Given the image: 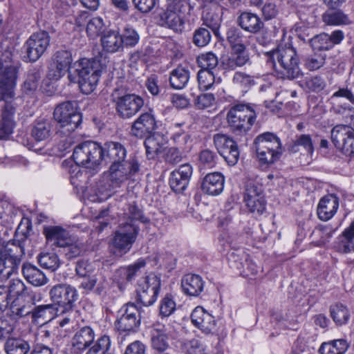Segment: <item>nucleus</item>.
<instances>
[{
	"label": "nucleus",
	"mask_w": 354,
	"mask_h": 354,
	"mask_svg": "<svg viewBox=\"0 0 354 354\" xmlns=\"http://www.w3.org/2000/svg\"><path fill=\"white\" fill-rule=\"evenodd\" d=\"M73 72L68 71L53 59L48 67L47 76L50 80H58L68 72L71 82L78 84L82 93L90 94L96 88L102 72L100 62L95 59L83 58L75 64Z\"/></svg>",
	"instance_id": "nucleus-1"
},
{
	"label": "nucleus",
	"mask_w": 354,
	"mask_h": 354,
	"mask_svg": "<svg viewBox=\"0 0 354 354\" xmlns=\"http://www.w3.org/2000/svg\"><path fill=\"white\" fill-rule=\"evenodd\" d=\"M149 221L134 202L129 204L112 239L115 250L114 253L120 256L127 254L137 239L140 231L139 223H147Z\"/></svg>",
	"instance_id": "nucleus-2"
},
{
	"label": "nucleus",
	"mask_w": 354,
	"mask_h": 354,
	"mask_svg": "<svg viewBox=\"0 0 354 354\" xmlns=\"http://www.w3.org/2000/svg\"><path fill=\"white\" fill-rule=\"evenodd\" d=\"M268 64L278 77L292 80L303 75L297 51L292 46H281L267 53Z\"/></svg>",
	"instance_id": "nucleus-3"
},
{
	"label": "nucleus",
	"mask_w": 354,
	"mask_h": 354,
	"mask_svg": "<svg viewBox=\"0 0 354 354\" xmlns=\"http://www.w3.org/2000/svg\"><path fill=\"white\" fill-rule=\"evenodd\" d=\"M24 249L6 236L0 230V279L6 280L16 273L21 263Z\"/></svg>",
	"instance_id": "nucleus-4"
},
{
	"label": "nucleus",
	"mask_w": 354,
	"mask_h": 354,
	"mask_svg": "<svg viewBox=\"0 0 354 354\" xmlns=\"http://www.w3.org/2000/svg\"><path fill=\"white\" fill-rule=\"evenodd\" d=\"M53 118L57 122V133L68 136L82 123V114L78 111L77 101H66L59 104L53 112Z\"/></svg>",
	"instance_id": "nucleus-5"
},
{
	"label": "nucleus",
	"mask_w": 354,
	"mask_h": 354,
	"mask_svg": "<svg viewBox=\"0 0 354 354\" xmlns=\"http://www.w3.org/2000/svg\"><path fill=\"white\" fill-rule=\"evenodd\" d=\"M257 118V113L250 105L236 104L227 114V122L230 130L235 134L242 135L250 130Z\"/></svg>",
	"instance_id": "nucleus-6"
},
{
	"label": "nucleus",
	"mask_w": 354,
	"mask_h": 354,
	"mask_svg": "<svg viewBox=\"0 0 354 354\" xmlns=\"http://www.w3.org/2000/svg\"><path fill=\"white\" fill-rule=\"evenodd\" d=\"M72 158L77 165L95 169L102 162L101 144L91 140L79 143L73 149Z\"/></svg>",
	"instance_id": "nucleus-7"
},
{
	"label": "nucleus",
	"mask_w": 354,
	"mask_h": 354,
	"mask_svg": "<svg viewBox=\"0 0 354 354\" xmlns=\"http://www.w3.org/2000/svg\"><path fill=\"white\" fill-rule=\"evenodd\" d=\"M50 300L55 306L61 308V313H72L78 299L76 288L67 283H58L53 286L50 291Z\"/></svg>",
	"instance_id": "nucleus-8"
},
{
	"label": "nucleus",
	"mask_w": 354,
	"mask_h": 354,
	"mask_svg": "<svg viewBox=\"0 0 354 354\" xmlns=\"http://www.w3.org/2000/svg\"><path fill=\"white\" fill-rule=\"evenodd\" d=\"M330 136L335 148L348 157V161L354 160V129L349 125L338 124L332 129Z\"/></svg>",
	"instance_id": "nucleus-9"
},
{
	"label": "nucleus",
	"mask_w": 354,
	"mask_h": 354,
	"mask_svg": "<svg viewBox=\"0 0 354 354\" xmlns=\"http://www.w3.org/2000/svg\"><path fill=\"white\" fill-rule=\"evenodd\" d=\"M50 37L48 32L40 30L34 32L25 42L23 49L29 62L37 61L50 46Z\"/></svg>",
	"instance_id": "nucleus-10"
},
{
	"label": "nucleus",
	"mask_w": 354,
	"mask_h": 354,
	"mask_svg": "<svg viewBox=\"0 0 354 354\" xmlns=\"http://www.w3.org/2000/svg\"><path fill=\"white\" fill-rule=\"evenodd\" d=\"M139 170L140 165L135 158L112 163L109 170L110 181L115 185L120 186L138 174Z\"/></svg>",
	"instance_id": "nucleus-11"
},
{
	"label": "nucleus",
	"mask_w": 354,
	"mask_h": 354,
	"mask_svg": "<svg viewBox=\"0 0 354 354\" xmlns=\"http://www.w3.org/2000/svg\"><path fill=\"white\" fill-rule=\"evenodd\" d=\"M214 144L219 154L230 166L235 165L239 158V149L236 142L228 136L216 133L213 138Z\"/></svg>",
	"instance_id": "nucleus-12"
},
{
	"label": "nucleus",
	"mask_w": 354,
	"mask_h": 354,
	"mask_svg": "<svg viewBox=\"0 0 354 354\" xmlns=\"http://www.w3.org/2000/svg\"><path fill=\"white\" fill-rule=\"evenodd\" d=\"M115 111L122 119L134 116L143 106L144 100L136 94H126L114 100Z\"/></svg>",
	"instance_id": "nucleus-13"
},
{
	"label": "nucleus",
	"mask_w": 354,
	"mask_h": 354,
	"mask_svg": "<svg viewBox=\"0 0 354 354\" xmlns=\"http://www.w3.org/2000/svg\"><path fill=\"white\" fill-rule=\"evenodd\" d=\"M121 315L115 322V327L120 332L134 333L140 324V315L134 304H127L120 310Z\"/></svg>",
	"instance_id": "nucleus-14"
},
{
	"label": "nucleus",
	"mask_w": 354,
	"mask_h": 354,
	"mask_svg": "<svg viewBox=\"0 0 354 354\" xmlns=\"http://www.w3.org/2000/svg\"><path fill=\"white\" fill-rule=\"evenodd\" d=\"M245 201L249 211L261 215L266 209V201L261 185L249 183L245 194Z\"/></svg>",
	"instance_id": "nucleus-15"
},
{
	"label": "nucleus",
	"mask_w": 354,
	"mask_h": 354,
	"mask_svg": "<svg viewBox=\"0 0 354 354\" xmlns=\"http://www.w3.org/2000/svg\"><path fill=\"white\" fill-rule=\"evenodd\" d=\"M157 128L156 120L152 111L142 113L132 124L131 134L138 138H143L151 134Z\"/></svg>",
	"instance_id": "nucleus-16"
},
{
	"label": "nucleus",
	"mask_w": 354,
	"mask_h": 354,
	"mask_svg": "<svg viewBox=\"0 0 354 354\" xmlns=\"http://www.w3.org/2000/svg\"><path fill=\"white\" fill-rule=\"evenodd\" d=\"M344 39V33L336 30L328 34L322 32L309 39V43L314 50H328L334 46L339 44Z\"/></svg>",
	"instance_id": "nucleus-17"
},
{
	"label": "nucleus",
	"mask_w": 354,
	"mask_h": 354,
	"mask_svg": "<svg viewBox=\"0 0 354 354\" xmlns=\"http://www.w3.org/2000/svg\"><path fill=\"white\" fill-rule=\"evenodd\" d=\"M102 147V160L105 163H114L124 160L127 156L125 147L118 142H106Z\"/></svg>",
	"instance_id": "nucleus-18"
},
{
	"label": "nucleus",
	"mask_w": 354,
	"mask_h": 354,
	"mask_svg": "<svg viewBox=\"0 0 354 354\" xmlns=\"http://www.w3.org/2000/svg\"><path fill=\"white\" fill-rule=\"evenodd\" d=\"M193 324L205 334H209L216 328L214 317L207 313L203 307L197 306L191 315Z\"/></svg>",
	"instance_id": "nucleus-19"
},
{
	"label": "nucleus",
	"mask_w": 354,
	"mask_h": 354,
	"mask_svg": "<svg viewBox=\"0 0 354 354\" xmlns=\"http://www.w3.org/2000/svg\"><path fill=\"white\" fill-rule=\"evenodd\" d=\"M147 261L145 259H138L136 261L127 266L120 267L115 272V279L120 285L131 282L145 268Z\"/></svg>",
	"instance_id": "nucleus-20"
},
{
	"label": "nucleus",
	"mask_w": 354,
	"mask_h": 354,
	"mask_svg": "<svg viewBox=\"0 0 354 354\" xmlns=\"http://www.w3.org/2000/svg\"><path fill=\"white\" fill-rule=\"evenodd\" d=\"M236 22L242 30L251 34L261 32L264 27V23L259 15L248 11L241 12Z\"/></svg>",
	"instance_id": "nucleus-21"
},
{
	"label": "nucleus",
	"mask_w": 354,
	"mask_h": 354,
	"mask_svg": "<svg viewBox=\"0 0 354 354\" xmlns=\"http://www.w3.org/2000/svg\"><path fill=\"white\" fill-rule=\"evenodd\" d=\"M19 66L13 60L11 51L6 50L0 55V80L16 81Z\"/></svg>",
	"instance_id": "nucleus-22"
},
{
	"label": "nucleus",
	"mask_w": 354,
	"mask_h": 354,
	"mask_svg": "<svg viewBox=\"0 0 354 354\" xmlns=\"http://www.w3.org/2000/svg\"><path fill=\"white\" fill-rule=\"evenodd\" d=\"M43 234L48 243L59 248H62L67 241H70V239L73 236L68 231L58 225L44 226Z\"/></svg>",
	"instance_id": "nucleus-23"
},
{
	"label": "nucleus",
	"mask_w": 354,
	"mask_h": 354,
	"mask_svg": "<svg viewBox=\"0 0 354 354\" xmlns=\"http://www.w3.org/2000/svg\"><path fill=\"white\" fill-rule=\"evenodd\" d=\"M224 182V176L221 173H209L204 177L201 188L206 194L217 196L223 192Z\"/></svg>",
	"instance_id": "nucleus-24"
},
{
	"label": "nucleus",
	"mask_w": 354,
	"mask_h": 354,
	"mask_svg": "<svg viewBox=\"0 0 354 354\" xmlns=\"http://www.w3.org/2000/svg\"><path fill=\"white\" fill-rule=\"evenodd\" d=\"M231 53L228 55L221 57V63L223 68L228 70H234L238 67H241L249 62V55L246 48L231 49Z\"/></svg>",
	"instance_id": "nucleus-25"
},
{
	"label": "nucleus",
	"mask_w": 354,
	"mask_h": 354,
	"mask_svg": "<svg viewBox=\"0 0 354 354\" xmlns=\"http://www.w3.org/2000/svg\"><path fill=\"white\" fill-rule=\"evenodd\" d=\"M339 207V199L333 194L323 197L317 207L318 217L322 221H328L336 213Z\"/></svg>",
	"instance_id": "nucleus-26"
},
{
	"label": "nucleus",
	"mask_w": 354,
	"mask_h": 354,
	"mask_svg": "<svg viewBox=\"0 0 354 354\" xmlns=\"http://www.w3.org/2000/svg\"><path fill=\"white\" fill-rule=\"evenodd\" d=\"M95 338V333L90 326H84L79 329L72 338V346L77 351H84L88 348Z\"/></svg>",
	"instance_id": "nucleus-27"
},
{
	"label": "nucleus",
	"mask_w": 354,
	"mask_h": 354,
	"mask_svg": "<svg viewBox=\"0 0 354 354\" xmlns=\"http://www.w3.org/2000/svg\"><path fill=\"white\" fill-rule=\"evenodd\" d=\"M158 23L161 26L178 32L183 30L184 21L181 15L167 8L158 15Z\"/></svg>",
	"instance_id": "nucleus-28"
},
{
	"label": "nucleus",
	"mask_w": 354,
	"mask_h": 354,
	"mask_svg": "<svg viewBox=\"0 0 354 354\" xmlns=\"http://www.w3.org/2000/svg\"><path fill=\"white\" fill-rule=\"evenodd\" d=\"M254 147H259L260 153H265V150L282 151L281 143L279 137L270 132H266L259 135L254 140ZM265 155V153H263Z\"/></svg>",
	"instance_id": "nucleus-29"
},
{
	"label": "nucleus",
	"mask_w": 354,
	"mask_h": 354,
	"mask_svg": "<svg viewBox=\"0 0 354 354\" xmlns=\"http://www.w3.org/2000/svg\"><path fill=\"white\" fill-rule=\"evenodd\" d=\"M335 248L342 254L354 252V221L338 237Z\"/></svg>",
	"instance_id": "nucleus-30"
},
{
	"label": "nucleus",
	"mask_w": 354,
	"mask_h": 354,
	"mask_svg": "<svg viewBox=\"0 0 354 354\" xmlns=\"http://www.w3.org/2000/svg\"><path fill=\"white\" fill-rule=\"evenodd\" d=\"M101 44L103 50L108 53H115L123 50L121 37L116 30H109L101 37Z\"/></svg>",
	"instance_id": "nucleus-31"
},
{
	"label": "nucleus",
	"mask_w": 354,
	"mask_h": 354,
	"mask_svg": "<svg viewBox=\"0 0 354 354\" xmlns=\"http://www.w3.org/2000/svg\"><path fill=\"white\" fill-rule=\"evenodd\" d=\"M22 274L26 280L35 286H41L47 283L48 279L37 267L29 263L22 266Z\"/></svg>",
	"instance_id": "nucleus-32"
},
{
	"label": "nucleus",
	"mask_w": 354,
	"mask_h": 354,
	"mask_svg": "<svg viewBox=\"0 0 354 354\" xmlns=\"http://www.w3.org/2000/svg\"><path fill=\"white\" fill-rule=\"evenodd\" d=\"M145 147L146 148L147 156L149 159L154 158L158 153H161L166 139L164 136L158 133H152L145 136Z\"/></svg>",
	"instance_id": "nucleus-33"
},
{
	"label": "nucleus",
	"mask_w": 354,
	"mask_h": 354,
	"mask_svg": "<svg viewBox=\"0 0 354 354\" xmlns=\"http://www.w3.org/2000/svg\"><path fill=\"white\" fill-rule=\"evenodd\" d=\"M184 292L190 296H198L203 290L202 278L197 274H186L181 281Z\"/></svg>",
	"instance_id": "nucleus-34"
},
{
	"label": "nucleus",
	"mask_w": 354,
	"mask_h": 354,
	"mask_svg": "<svg viewBox=\"0 0 354 354\" xmlns=\"http://www.w3.org/2000/svg\"><path fill=\"white\" fill-rule=\"evenodd\" d=\"M33 297L21 298L16 297L10 304V309L13 315L17 317H23L32 313L33 308Z\"/></svg>",
	"instance_id": "nucleus-35"
},
{
	"label": "nucleus",
	"mask_w": 354,
	"mask_h": 354,
	"mask_svg": "<svg viewBox=\"0 0 354 354\" xmlns=\"http://www.w3.org/2000/svg\"><path fill=\"white\" fill-rule=\"evenodd\" d=\"M3 349L6 354H27L30 350V345L20 337H12L6 339Z\"/></svg>",
	"instance_id": "nucleus-36"
},
{
	"label": "nucleus",
	"mask_w": 354,
	"mask_h": 354,
	"mask_svg": "<svg viewBox=\"0 0 354 354\" xmlns=\"http://www.w3.org/2000/svg\"><path fill=\"white\" fill-rule=\"evenodd\" d=\"M52 123L47 119L36 120L31 129V136L36 141H44L49 138L52 134Z\"/></svg>",
	"instance_id": "nucleus-37"
},
{
	"label": "nucleus",
	"mask_w": 354,
	"mask_h": 354,
	"mask_svg": "<svg viewBox=\"0 0 354 354\" xmlns=\"http://www.w3.org/2000/svg\"><path fill=\"white\" fill-rule=\"evenodd\" d=\"M189 77L190 72L188 67L179 65L170 73V85L175 89H182L188 83Z\"/></svg>",
	"instance_id": "nucleus-38"
},
{
	"label": "nucleus",
	"mask_w": 354,
	"mask_h": 354,
	"mask_svg": "<svg viewBox=\"0 0 354 354\" xmlns=\"http://www.w3.org/2000/svg\"><path fill=\"white\" fill-rule=\"evenodd\" d=\"M322 21L329 26L350 25L352 21L342 10L329 8L322 15Z\"/></svg>",
	"instance_id": "nucleus-39"
},
{
	"label": "nucleus",
	"mask_w": 354,
	"mask_h": 354,
	"mask_svg": "<svg viewBox=\"0 0 354 354\" xmlns=\"http://www.w3.org/2000/svg\"><path fill=\"white\" fill-rule=\"evenodd\" d=\"M302 148L304 152L310 158L314 153V145L312 138L308 134H301L296 137L295 140L288 146V151L291 153H297Z\"/></svg>",
	"instance_id": "nucleus-40"
},
{
	"label": "nucleus",
	"mask_w": 354,
	"mask_h": 354,
	"mask_svg": "<svg viewBox=\"0 0 354 354\" xmlns=\"http://www.w3.org/2000/svg\"><path fill=\"white\" fill-rule=\"evenodd\" d=\"M59 252L62 253L66 259L71 260L80 257L84 252V244L72 236L70 241H67Z\"/></svg>",
	"instance_id": "nucleus-41"
},
{
	"label": "nucleus",
	"mask_w": 354,
	"mask_h": 354,
	"mask_svg": "<svg viewBox=\"0 0 354 354\" xmlns=\"http://www.w3.org/2000/svg\"><path fill=\"white\" fill-rule=\"evenodd\" d=\"M42 72L43 68L40 65L36 66L29 71L22 86L26 93H32L37 88Z\"/></svg>",
	"instance_id": "nucleus-42"
},
{
	"label": "nucleus",
	"mask_w": 354,
	"mask_h": 354,
	"mask_svg": "<svg viewBox=\"0 0 354 354\" xmlns=\"http://www.w3.org/2000/svg\"><path fill=\"white\" fill-rule=\"evenodd\" d=\"M348 348V344L345 339H339L324 342L320 348L321 354H344Z\"/></svg>",
	"instance_id": "nucleus-43"
},
{
	"label": "nucleus",
	"mask_w": 354,
	"mask_h": 354,
	"mask_svg": "<svg viewBox=\"0 0 354 354\" xmlns=\"http://www.w3.org/2000/svg\"><path fill=\"white\" fill-rule=\"evenodd\" d=\"M226 39L231 49L246 48L245 37L242 31L236 27L232 26L227 29Z\"/></svg>",
	"instance_id": "nucleus-44"
},
{
	"label": "nucleus",
	"mask_w": 354,
	"mask_h": 354,
	"mask_svg": "<svg viewBox=\"0 0 354 354\" xmlns=\"http://www.w3.org/2000/svg\"><path fill=\"white\" fill-rule=\"evenodd\" d=\"M57 308L52 304L40 305L33 308L32 318L43 319L45 322L50 321L56 315Z\"/></svg>",
	"instance_id": "nucleus-45"
},
{
	"label": "nucleus",
	"mask_w": 354,
	"mask_h": 354,
	"mask_svg": "<svg viewBox=\"0 0 354 354\" xmlns=\"http://www.w3.org/2000/svg\"><path fill=\"white\" fill-rule=\"evenodd\" d=\"M330 312L333 321L339 326L345 324L350 317L348 308L341 304L332 306Z\"/></svg>",
	"instance_id": "nucleus-46"
},
{
	"label": "nucleus",
	"mask_w": 354,
	"mask_h": 354,
	"mask_svg": "<svg viewBox=\"0 0 354 354\" xmlns=\"http://www.w3.org/2000/svg\"><path fill=\"white\" fill-rule=\"evenodd\" d=\"M121 37V43L122 48L124 47L133 48L137 45L140 41V35L138 32L130 26L124 28Z\"/></svg>",
	"instance_id": "nucleus-47"
},
{
	"label": "nucleus",
	"mask_w": 354,
	"mask_h": 354,
	"mask_svg": "<svg viewBox=\"0 0 354 354\" xmlns=\"http://www.w3.org/2000/svg\"><path fill=\"white\" fill-rule=\"evenodd\" d=\"M93 344L86 354H106L111 346V339L109 335H104Z\"/></svg>",
	"instance_id": "nucleus-48"
},
{
	"label": "nucleus",
	"mask_w": 354,
	"mask_h": 354,
	"mask_svg": "<svg viewBox=\"0 0 354 354\" xmlns=\"http://www.w3.org/2000/svg\"><path fill=\"white\" fill-rule=\"evenodd\" d=\"M136 293L137 301L145 306H149L156 301L159 290L137 288Z\"/></svg>",
	"instance_id": "nucleus-49"
},
{
	"label": "nucleus",
	"mask_w": 354,
	"mask_h": 354,
	"mask_svg": "<svg viewBox=\"0 0 354 354\" xmlns=\"http://www.w3.org/2000/svg\"><path fill=\"white\" fill-rule=\"evenodd\" d=\"M221 21V18L218 14L207 13L203 23V26L210 29L214 35L220 40L223 39L220 32Z\"/></svg>",
	"instance_id": "nucleus-50"
},
{
	"label": "nucleus",
	"mask_w": 354,
	"mask_h": 354,
	"mask_svg": "<svg viewBox=\"0 0 354 354\" xmlns=\"http://www.w3.org/2000/svg\"><path fill=\"white\" fill-rule=\"evenodd\" d=\"M105 25L100 17H93L86 24V32L91 39H95L104 31Z\"/></svg>",
	"instance_id": "nucleus-51"
},
{
	"label": "nucleus",
	"mask_w": 354,
	"mask_h": 354,
	"mask_svg": "<svg viewBox=\"0 0 354 354\" xmlns=\"http://www.w3.org/2000/svg\"><path fill=\"white\" fill-rule=\"evenodd\" d=\"M18 104L16 100L12 98L8 99L4 102L1 109V118L10 122H15V117L17 113Z\"/></svg>",
	"instance_id": "nucleus-52"
},
{
	"label": "nucleus",
	"mask_w": 354,
	"mask_h": 354,
	"mask_svg": "<svg viewBox=\"0 0 354 354\" xmlns=\"http://www.w3.org/2000/svg\"><path fill=\"white\" fill-rule=\"evenodd\" d=\"M212 35L206 27H200L196 29L193 34L192 41L198 47H204L211 41Z\"/></svg>",
	"instance_id": "nucleus-53"
},
{
	"label": "nucleus",
	"mask_w": 354,
	"mask_h": 354,
	"mask_svg": "<svg viewBox=\"0 0 354 354\" xmlns=\"http://www.w3.org/2000/svg\"><path fill=\"white\" fill-rule=\"evenodd\" d=\"M38 262L42 268L52 270H55L59 266V260L55 253L40 254Z\"/></svg>",
	"instance_id": "nucleus-54"
},
{
	"label": "nucleus",
	"mask_w": 354,
	"mask_h": 354,
	"mask_svg": "<svg viewBox=\"0 0 354 354\" xmlns=\"http://www.w3.org/2000/svg\"><path fill=\"white\" fill-rule=\"evenodd\" d=\"M325 55L315 53L305 57L304 65L306 69L313 71L322 67L325 64Z\"/></svg>",
	"instance_id": "nucleus-55"
},
{
	"label": "nucleus",
	"mask_w": 354,
	"mask_h": 354,
	"mask_svg": "<svg viewBox=\"0 0 354 354\" xmlns=\"http://www.w3.org/2000/svg\"><path fill=\"white\" fill-rule=\"evenodd\" d=\"M8 289L9 296L13 294L16 297H29L31 295L29 293L27 287L20 279H13L10 284Z\"/></svg>",
	"instance_id": "nucleus-56"
},
{
	"label": "nucleus",
	"mask_w": 354,
	"mask_h": 354,
	"mask_svg": "<svg viewBox=\"0 0 354 354\" xmlns=\"http://www.w3.org/2000/svg\"><path fill=\"white\" fill-rule=\"evenodd\" d=\"M161 286L160 276L151 273L147 277L140 279L138 282V288L159 290Z\"/></svg>",
	"instance_id": "nucleus-57"
},
{
	"label": "nucleus",
	"mask_w": 354,
	"mask_h": 354,
	"mask_svg": "<svg viewBox=\"0 0 354 354\" xmlns=\"http://www.w3.org/2000/svg\"><path fill=\"white\" fill-rule=\"evenodd\" d=\"M198 81L201 89L208 90L211 88L215 82L213 71L211 70H201L198 73Z\"/></svg>",
	"instance_id": "nucleus-58"
},
{
	"label": "nucleus",
	"mask_w": 354,
	"mask_h": 354,
	"mask_svg": "<svg viewBox=\"0 0 354 354\" xmlns=\"http://www.w3.org/2000/svg\"><path fill=\"white\" fill-rule=\"evenodd\" d=\"M257 156L259 160L263 164H272L277 160H278L282 153V151L278 150H265V155L263 153H260L261 151L259 150V147H254Z\"/></svg>",
	"instance_id": "nucleus-59"
},
{
	"label": "nucleus",
	"mask_w": 354,
	"mask_h": 354,
	"mask_svg": "<svg viewBox=\"0 0 354 354\" xmlns=\"http://www.w3.org/2000/svg\"><path fill=\"white\" fill-rule=\"evenodd\" d=\"M176 310V303L170 294H167L161 300L160 305V315L167 317Z\"/></svg>",
	"instance_id": "nucleus-60"
},
{
	"label": "nucleus",
	"mask_w": 354,
	"mask_h": 354,
	"mask_svg": "<svg viewBox=\"0 0 354 354\" xmlns=\"http://www.w3.org/2000/svg\"><path fill=\"white\" fill-rule=\"evenodd\" d=\"M234 85L241 89H246L254 83L252 77L242 72H236L232 78Z\"/></svg>",
	"instance_id": "nucleus-61"
},
{
	"label": "nucleus",
	"mask_w": 354,
	"mask_h": 354,
	"mask_svg": "<svg viewBox=\"0 0 354 354\" xmlns=\"http://www.w3.org/2000/svg\"><path fill=\"white\" fill-rule=\"evenodd\" d=\"M53 59L68 71L69 70L70 66L73 62L71 51L65 49H61L56 51L53 55Z\"/></svg>",
	"instance_id": "nucleus-62"
},
{
	"label": "nucleus",
	"mask_w": 354,
	"mask_h": 354,
	"mask_svg": "<svg viewBox=\"0 0 354 354\" xmlns=\"http://www.w3.org/2000/svg\"><path fill=\"white\" fill-rule=\"evenodd\" d=\"M16 81L0 80V102L12 98L14 97L13 88Z\"/></svg>",
	"instance_id": "nucleus-63"
},
{
	"label": "nucleus",
	"mask_w": 354,
	"mask_h": 354,
	"mask_svg": "<svg viewBox=\"0 0 354 354\" xmlns=\"http://www.w3.org/2000/svg\"><path fill=\"white\" fill-rule=\"evenodd\" d=\"M198 62L204 70H212L218 63L217 57L212 52L201 55L198 58Z\"/></svg>",
	"instance_id": "nucleus-64"
}]
</instances>
